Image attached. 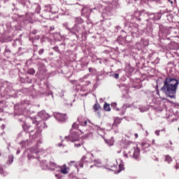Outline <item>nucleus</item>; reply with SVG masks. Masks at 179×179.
Segmentation results:
<instances>
[{"mask_svg":"<svg viewBox=\"0 0 179 179\" xmlns=\"http://www.w3.org/2000/svg\"><path fill=\"white\" fill-rule=\"evenodd\" d=\"M178 80L176 78H166L161 91L169 99H176L177 89L178 87Z\"/></svg>","mask_w":179,"mask_h":179,"instance_id":"1","label":"nucleus"},{"mask_svg":"<svg viewBox=\"0 0 179 179\" xmlns=\"http://www.w3.org/2000/svg\"><path fill=\"white\" fill-rule=\"evenodd\" d=\"M41 166L43 170H51V171H55L57 169V164L50 162L48 165V162L46 160H42Z\"/></svg>","mask_w":179,"mask_h":179,"instance_id":"2","label":"nucleus"},{"mask_svg":"<svg viewBox=\"0 0 179 179\" xmlns=\"http://www.w3.org/2000/svg\"><path fill=\"white\" fill-rule=\"evenodd\" d=\"M133 148L129 151L130 156L134 157L136 160H139V156H141V150L138 148V145L131 143Z\"/></svg>","mask_w":179,"mask_h":179,"instance_id":"3","label":"nucleus"},{"mask_svg":"<svg viewBox=\"0 0 179 179\" xmlns=\"http://www.w3.org/2000/svg\"><path fill=\"white\" fill-rule=\"evenodd\" d=\"M41 120H48L50 118V115L47 113L45 111L42 110L38 113V116L36 117H31V120H32V124H36V121H40Z\"/></svg>","mask_w":179,"mask_h":179,"instance_id":"4","label":"nucleus"},{"mask_svg":"<svg viewBox=\"0 0 179 179\" xmlns=\"http://www.w3.org/2000/svg\"><path fill=\"white\" fill-rule=\"evenodd\" d=\"M113 16V8L110 6H108L105 8L104 11L102 13V17L108 20L110 17Z\"/></svg>","mask_w":179,"mask_h":179,"instance_id":"5","label":"nucleus"},{"mask_svg":"<svg viewBox=\"0 0 179 179\" xmlns=\"http://www.w3.org/2000/svg\"><path fill=\"white\" fill-rule=\"evenodd\" d=\"M76 139H79V136L78 135V133L73 130H71V134L69 136H66L64 138V140L66 141V142L69 141L73 142V141H76Z\"/></svg>","mask_w":179,"mask_h":179,"instance_id":"6","label":"nucleus"},{"mask_svg":"<svg viewBox=\"0 0 179 179\" xmlns=\"http://www.w3.org/2000/svg\"><path fill=\"white\" fill-rule=\"evenodd\" d=\"M54 117L59 122H65L66 121V114L55 113Z\"/></svg>","mask_w":179,"mask_h":179,"instance_id":"7","label":"nucleus"},{"mask_svg":"<svg viewBox=\"0 0 179 179\" xmlns=\"http://www.w3.org/2000/svg\"><path fill=\"white\" fill-rule=\"evenodd\" d=\"M33 124H35L36 125L39 131H43V129H45V128L48 127L47 124H45V122H44V120H37L36 121V123Z\"/></svg>","mask_w":179,"mask_h":179,"instance_id":"8","label":"nucleus"},{"mask_svg":"<svg viewBox=\"0 0 179 179\" xmlns=\"http://www.w3.org/2000/svg\"><path fill=\"white\" fill-rule=\"evenodd\" d=\"M87 163H92V160L90 159V158L87 157V156L84 155L80 161L78 163V166H80V167L83 168V165L84 164H87Z\"/></svg>","mask_w":179,"mask_h":179,"instance_id":"9","label":"nucleus"},{"mask_svg":"<svg viewBox=\"0 0 179 179\" xmlns=\"http://www.w3.org/2000/svg\"><path fill=\"white\" fill-rule=\"evenodd\" d=\"M71 142H73L75 148H80L82 145H83V141L80 138H77Z\"/></svg>","mask_w":179,"mask_h":179,"instance_id":"10","label":"nucleus"},{"mask_svg":"<svg viewBox=\"0 0 179 179\" xmlns=\"http://www.w3.org/2000/svg\"><path fill=\"white\" fill-rule=\"evenodd\" d=\"M78 122L80 127H87V120H83L82 117H78Z\"/></svg>","mask_w":179,"mask_h":179,"instance_id":"11","label":"nucleus"},{"mask_svg":"<svg viewBox=\"0 0 179 179\" xmlns=\"http://www.w3.org/2000/svg\"><path fill=\"white\" fill-rule=\"evenodd\" d=\"M60 171L62 174H69V168L66 166V165H63L60 166Z\"/></svg>","mask_w":179,"mask_h":179,"instance_id":"12","label":"nucleus"},{"mask_svg":"<svg viewBox=\"0 0 179 179\" xmlns=\"http://www.w3.org/2000/svg\"><path fill=\"white\" fill-rule=\"evenodd\" d=\"M145 16H148L149 19H152V20H157V18H156L157 13H145Z\"/></svg>","mask_w":179,"mask_h":179,"instance_id":"13","label":"nucleus"},{"mask_svg":"<svg viewBox=\"0 0 179 179\" xmlns=\"http://www.w3.org/2000/svg\"><path fill=\"white\" fill-rule=\"evenodd\" d=\"M94 166L96 167H103V164H101V162H100V160H94V164L91 165L90 168L92 169V167H94Z\"/></svg>","mask_w":179,"mask_h":179,"instance_id":"14","label":"nucleus"},{"mask_svg":"<svg viewBox=\"0 0 179 179\" xmlns=\"http://www.w3.org/2000/svg\"><path fill=\"white\" fill-rule=\"evenodd\" d=\"M141 146H142L143 150L148 152V148H150V144H149L148 143H142Z\"/></svg>","mask_w":179,"mask_h":179,"instance_id":"15","label":"nucleus"},{"mask_svg":"<svg viewBox=\"0 0 179 179\" xmlns=\"http://www.w3.org/2000/svg\"><path fill=\"white\" fill-rule=\"evenodd\" d=\"M29 150L31 153H35V155L40 153V150L37 147L31 148Z\"/></svg>","mask_w":179,"mask_h":179,"instance_id":"16","label":"nucleus"},{"mask_svg":"<svg viewBox=\"0 0 179 179\" xmlns=\"http://www.w3.org/2000/svg\"><path fill=\"white\" fill-rule=\"evenodd\" d=\"M141 44H143V47H146L147 45H149V40L141 39Z\"/></svg>","mask_w":179,"mask_h":179,"instance_id":"17","label":"nucleus"},{"mask_svg":"<svg viewBox=\"0 0 179 179\" xmlns=\"http://www.w3.org/2000/svg\"><path fill=\"white\" fill-rule=\"evenodd\" d=\"M73 30H75V31H76V33H79L80 31V24H76L73 27Z\"/></svg>","mask_w":179,"mask_h":179,"instance_id":"18","label":"nucleus"},{"mask_svg":"<svg viewBox=\"0 0 179 179\" xmlns=\"http://www.w3.org/2000/svg\"><path fill=\"white\" fill-rule=\"evenodd\" d=\"M108 166L109 168L108 170H115V169H117V164H108Z\"/></svg>","mask_w":179,"mask_h":179,"instance_id":"19","label":"nucleus"},{"mask_svg":"<svg viewBox=\"0 0 179 179\" xmlns=\"http://www.w3.org/2000/svg\"><path fill=\"white\" fill-rule=\"evenodd\" d=\"M0 174L2 176H6V174H8V173L3 170V166L2 165H0Z\"/></svg>","mask_w":179,"mask_h":179,"instance_id":"20","label":"nucleus"},{"mask_svg":"<svg viewBox=\"0 0 179 179\" xmlns=\"http://www.w3.org/2000/svg\"><path fill=\"white\" fill-rule=\"evenodd\" d=\"M103 108L105 111H111V108H110V104L107 103L104 104Z\"/></svg>","mask_w":179,"mask_h":179,"instance_id":"21","label":"nucleus"},{"mask_svg":"<svg viewBox=\"0 0 179 179\" xmlns=\"http://www.w3.org/2000/svg\"><path fill=\"white\" fill-rule=\"evenodd\" d=\"M106 143L109 145V146H113L114 145V138H111L110 140H108L106 141Z\"/></svg>","mask_w":179,"mask_h":179,"instance_id":"22","label":"nucleus"},{"mask_svg":"<svg viewBox=\"0 0 179 179\" xmlns=\"http://www.w3.org/2000/svg\"><path fill=\"white\" fill-rule=\"evenodd\" d=\"M165 162H167L169 164H170L171 162H173V159L171 157H170V155H166Z\"/></svg>","mask_w":179,"mask_h":179,"instance_id":"23","label":"nucleus"},{"mask_svg":"<svg viewBox=\"0 0 179 179\" xmlns=\"http://www.w3.org/2000/svg\"><path fill=\"white\" fill-rule=\"evenodd\" d=\"M12 163H13V155H10L8 157L7 164H12Z\"/></svg>","mask_w":179,"mask_h":179,"instance_id":"24","label":"nucleus"},{"mask_svg":"<svg viewBox=\"0 0 179 179\" xmlns=\"http://www.w3.org/2000/svg\"><path fill=\"white\" fill-rule=\"evenodd\" d=\"M43 94H44L45 96H50V94H51L52 97H54V95L52 94V92L51 91L43 92Z\"/></svg>","mask_w":179,"mask_h":179,"instance_id":"25","label":"nucleus"},{"mask_svg":"<svg viewBox=\"0 0 179 179\" xmlns=\"http://www.w3.org/2000/svg\"><path fill=\"white\" fill-rule=\"evenodd\" d=\"M27 131L30 135H33V132H34V130L31 129V127L27 126Z\"/></svg>","mask_w":179,"mask_h":179,"instance_id":"26","label":"nucleus"},{"mask_svg":"<svg viewBox=\"0 0 179 179\" xmlns=\"http://www.w3.org/2000/svg\"><path fill=\"white\" fill-rule=\"evenodd\" d=\"M76 23H78V24H80V23H83V20L80 17H76Z\"/></svg>","mask_w":179,"mask_h":179,"instance_id":"27","label":"nucleus"},{"mask_svg":"<svg viewBox=\"0 0 179 179\" xmlns=\"http://www.w3.org/2000/svg\"><path fill=\"white\" fill-rule=\"evenodd\" d=\"M111 107H113V108L117 111H120V108H117V103H112Z\"/></svg>","mask_w":179,"mask_h":179,"instance_id":"28","label":"nucleus"},{"mask_svg":"<svg viewBox=\"0 0 179 179\" xmlns=\"http://www.w3.org/2000/svg\"><path fill=\"white\" fill-rule=\"evenodd\" d=\"M125 107H126V108H132V107H134V108H136L135 106H134V103H133V104L127 103V104L125 105Z\"/></svg>","mask_w":179,"mask_h":179,"instance_id":"29","label":"nucleus"},{"mask_svg":"<svg viewBox=\"0 0 179 179\" xmlns=\"http://www.w3.org/2000/svg\"><path fill=\"white\" fill-rule=\"evenodd\" d=\"M100 107V105L99 103H96L94 105V110H95V111H97V110H99Z\"/></svg>","mask_w":179,"mask_h":179,"instance_id":"30","label":"nucleus"},{"mask_svg":"<svg viewBox=\"0 0 179 179\" xmlns=\"http://www.w3.org/2000/svg\"><path fill=\"white\" fill-rule=\"evenodd\" d=\"M113 78H115V79H118L120 78V75L118 73H115L113 75Z\"/></svg>","mask_w":179,"mask_h":179,"instance_id":"31","label":"nucleus"},{"mask_svg":"<svg viewBox=\"0 0 179 179\" xmlns=\"http://www.w3.org/2000/svg\"><path fill=\"white\" fill-rule=\"evenodd\" d=\"M39 134H40V131H36L34 136V138H37V136H38Z\"/></svg>","mask_w":179,"mask_h":179,"instance_id":"32","label":"nucleus"},{"mask_svg":"<svg viewBox=\"0 0 179 179\" xmlns=\"http://www.w3.org/2000/svg\"><path fill=\"white\" fill-rule=\"evenodd\" d=\"M35 73H36V71H34V69H31V70L29 71L30 75H34Z\"/></svg>","mask_w":179,"mask_h":179,"instance_id":"33","label":"nucleus"},{"mask_svg":"<svg viewBox=\"0 0 179 179\" xmlns=\"http://www.w3.org/2000/svg\"><path fill=\"white\" fill-rule=\"evenodd\" d=\"M43 52H44V49H41V50L38 51L39 55H41V54H43Z\"/></svg>","mask_w":179,"mask_h":179,"instance_id":"34","label":"nucleus"},{"mask_svg":"<svg viewBox=\"0 0 179 179\" xmlns=\"http://www.w3.org/2000/svg\"><path fill=\"white\" fill-rule=\"evenodd\" d=\"M72 127L75 129L78 128V124L76 123L73 124Z\"/></svg>","mask_w":179,"mask_h":179,"instance_id":"35","label":"nucleus"},{"mask_svg":"<svg viewBox=\"0 0 179 179\" xmlns=\"http://www.w3.org/2000/svg\"><path fill=\"white\" fill-rule=\"evenodd\" d=\"M155 134L157 136H159V135H160V130L155 131Z\"/></svg>","mask_w":179,"mask_h":179,"instance_id":"36","label":"nucleus"},{"mask_svg":"<svg viewBox=\"0 0 179 179\" xmlns=\"http://www.w3.org/2000/svg\"><path fill=\"white\" fill-rule=\"evenodd\" d=\"M90 135H92V133L86 134H85V138H89V136H90Z\"/></svg>","mask_w":179,"mask_h":179,"instance_id":"37","label":"nucleus"},{"mask_svg":"<svg viewBox=\"0 0 179 179\" xmlns=\"http://www.w3.org/2000/svg\"><path fill=\"white\" fill-rule=\"evenodd\" d=\"M50 12H51L52 13H55V10H52V7H50Z\"/></svg>","mask_w":179,"mask_h":179,"instance_id":"38","label":"nucleus"},{"mask_svg":"<svg viewBox=\"0 0 179 179\" xmlns=\"http://www.w3.org/2000/svg\"><path fill=\"white\" fill-rule=\"evenodd\" d=\"M119 167L120 169V170L118 171V173H120V171H121V170H122V165H119Z\"/></svg>","mask_w":179,"mask_h":179,"instance_id":"39","label":"nucleus"},{"mask_svg":"<svg viewBox=\"0 0 179 179\" xmlns=\"http://www.w3.org/2000/svg\"><path fill=\"white\" fill-rule=\"evenodd\" d=\"M63 26H64V27H68V24H67V23H64V24H63Z\"/></svg>","mask_w":179,"mask_h":179,"instance_id":"40","label":"nucleus"},{"mask_svg":"<svg viewBox=\"0 0 179 179\" xmlns=\"http://www.w3.org/2000/svg\"><path fill=\"white\" fill-rule=\"evenodd\" d=\"M139 110H140V111H141V113H145V110H143V109H142V108H140Z\"/></svg>","mask_w":179,"mask_h":179,"instance_id":"41","label":"nucleus"},{"mask_svg":"<svg viewBox=\"0 0 179 179\" xmlns=\"http://www.w3.org/2000/svg\"><path fill=\"white\" fill-rule=\"evenodd\" d=\"M176 169H178L179 168V162L178 163H176Z\"/></svg>","mask_w":179,"mask_h":179,"instance_id":"42","label":"nucleus"},{"mask_svg":"<svg viewBox=\"0 0 179 179\" xmlns=\"http://www.w3.org/2000/svg\"><path fill=\"white\" fill-rule=\"evenodd\" d=\"M16 153H17V155H19V154L20 153V150H17V152H16Z\"/></svg>","mask_w":179,"mask_h":179,"instance_id":"43","label":"nucleus"},{"mask_svg":"<svg viewBox=\"0 0 179 179\" xmlns=\"http://www.w3.org/2000/svg\"><path fill=\"white\" fill-rule=\"evenodd\" d=\"M45 67V66L44 64H42V69H44Z\"/></svg>","mask_w":179,"mask_h":179,"instance_id":"44","label":"nucleus"},{"mask_svg":"<svg viewBox=\"0 0 179 179\" xmlns=\"http://www.w3.org/2000/svg\"><path fill=\"white\" fill-rule=\"evenodd\" d=\"M135 138H138V134H134Z\"/></svg>","mask_w":179,"mask_h":179,"instance_id":"45","label":"nucleus"},{"mask_svg":"<svg viewBox=\"0 0 179 179\" xmlns=\"http://www.w3.org/2000/svg\"><path fill=\"white\" fill-rule=\"evenodd\" d=\"M58 146L59 147L62 146V143H58Z\"/></svg>","mask_w":179,"mask_h":179,"instance_id":"46","label":"nucleus"},{"mask_svg":"<svg viewBox=\"0 0 179 179\" xmlns=\"http://www.w3.org/2000/svg\"><path fill=\"white\" fill-rule=\"evenodd\" d=\"M152 145H155V140H152Z\"/></svg>","mask_w":179,"mask_h":179,"instance_id":"47","label":"nucleus"},{"mask_svg":"<svg viewBox=\"0 0 179 179\" xmlns=\"http://www.w3.org/2000/svg\"><path fill=\"white\" fill-rule=\"evenodd\" d=\"M86 9V8L85 7H83V10H85Z\"/></svg>","mask_w":179,"mask_h":179,"instance_id":"48","label":"nucleus"},{"mask_svg":"<svg viewBox=\"0 0 179 179\" xmlns=\"http://www.w3.org/2000/svg\"><path fill=\"white\" fill-rule=\"evenodd\" d=\"M115 124H117V119L115 120Z\"/></svg>","mask_w":179,"mask_h":179,"instance_id":"49","label":"nucleus"},{"mask_svg":"<svg viewBox=\"0 0 179 179\" xmlns=\"http://www.w3.org/2000/svg\"><path fill=\"white\" fill-rule=\"evenodd\" d=\"M157 94H158V96L159 95V91H157Z\"/></svg>","mask_w":179,"mask_h":179,"instance_id":"50","label":"nucleus"},{"mask_svg":"<svg viewBox=\"0 0 179 179\" xmlns=\"http://www.w3.org/2000/svg\"><path fill=\"white\" fill-rule=\"evenodd\" d=\"M60 139H61V141H62V136H60Z\"/></svg>","mask_w":179,"mask_h":179,"instance_id":"51","label":"nucleus"},{"mask_svg":"<svg viewBox=\"0 0 179 179\" xmlns=\"http://www.w3.org/2000/svg\"><path fill=\"white\" fill-rule=\"evenodd\" d=\"M170 145H173V143H172V142H170Z\"/></svg>","mask_w":179,"mask_h":179,"instance_id":"52","label":"nucleus"},{"mask_svg":"<svg viewBox=\"0 0 179 179\" xmlns=\"http://www.w3.org/2000/svg\"><path fill=\"white\" fill-rule=\"evenodd\" d=\"M71 163H75V162H71Z\"/></svg>","mask_w":179,"mask_h":179,"instance_id":"53","label":"nucleus"},{"mask_svg":"<svg viewBox=\"0 0 179 179\" xmlns=\"http://www.w3.org/2000/svg\"><path fill=\"white\" fill-rule=\"evenodd\" d=\"M171 3H173V1H171Z\"/></svg>","mask_w":179,"mask_h":179,"instance_id":"54","label":"nucleus"},{"mask_svg":"<svg viewBox=\"0 0 179 179\" xmlns=\"http://www.w3.org/2000/svg\"><path fill=\"white\" fill-rule=\"evenodd\" d=\"M162 131H164V129H162Z\"/></svg>","mask_w":179,"mask_h":179,"instance_id":"55","label":"nucleus"}]
</instances>
